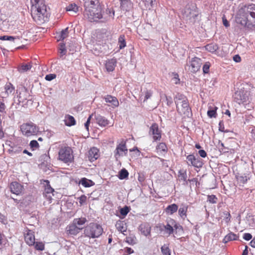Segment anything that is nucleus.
<instances>
[{
  "mask_svg": "<svg viewBox=\"0 0 255 255\" xmlns=\"http://www.w3.org/2000/svg\"><path fill=\"white\" fill-rule=\"evenodd\" d=\"M32 4L31 15L39 24L48 21L50 14L47 11L46 6L43 0H30Z\"/></svg>",
  "mask_w": 255,
  "mask_h": 255,
  "instance_id": "nucleus-1",
  "label": "nucleus"
},
{
  "mask_svg": "<svg viewBox=\"0 0 255 255\" xmlns=\"http://www.w3.org/2000/svg\"><path fill=\"white\" fill-rule=\"evenodd\" d=\"M199 11L196 3L191 2L185 6L183 12V17L189 22L194 23L197 20Z\"/></svg>",
  "mask_w": 255,
  "mask_h": 255,
  "instance_id": "nucleus-2",
  "label": "nucleus"
},
{
  "mask_svg": "<svg viewBox=\"0 0 255 255\" xmlns=\"http://www.w3.org/2000/svg\"><path fill=\"white\" fill-rule=\"evenodd\" d=\"M103 232V228L100 225L91 223L85 228L84 234L85 237L94 239L99 237Z\"/></svg>",
  "mask_w": 255,
  "mask_h": 255,
  "instance_id": "nucleus-3",
  "label": "nucleus"
},
{
  "mask_svg": "<svg viewBox=\"0 0 255 255\" xmlns=\"http://www.w3.org/2000/svg\"><path fill=\"white\" fill-rule=\"evenodd\" d=\"M84 15L91 22L98 21L102 18L101 6L85 8Z\"/></svg>",
  "mask_w": 255,
  "mask_h": 255,
  "instance_id": "nucleus-4",
  "label": "nucleus"
},
{
  "mask_svg": "<svg viewBox=\"0 0 255 255\" xmlns=\"http://www.w3.org/2000/svg\"><path fill=\"white\" fill-rule=\"evenodd\" d=\"M236 22L248 29H252L255 27V24L250 22L248 19V15L243 10H240L235 17Z\"/></svg>",
  "mask_w": 255,
  "mask_h": 255,
  "instance_id": "nucleus-5",
  "label": "nucleus"
},
{
  "mask_svg": "<svg viewBox=\"0 0 255 255\" xmlns=\"http://www.w3.org/2000/svg\"><path fill=\"white\" fill-rule=\"evenodd\" d=\"M72 153V150L70 147H62L58 152V158L66 163L72 162L74 159Z\"/></svg>",
  "mask_w": 255,
  "mask_h": 255,
  "instance_id": "nucleus-6",
  "label": "nucleus"
},
{
  "mask_svg": "<svg viewBox=\"0 0 255 255\" xmlns=\"http://www.w3.org/2000/svg\"><path fill=\"white\" fill-rule=\"evenodd\" d=\"M20 130L23 135L28 137L36 135L39 132V128L34 123L30 122L21 125Z\"/></svg>",
  "mask_w": 255,
  "mask_h": 255,
  "instance_id": "nucleus-7",
  "label": "nucleus"
},
{
  "mask_svg": "<svg viewBox=\"0 0 255 255\" xmlns=\"http://www.w3.org/2000/svg\"><path fill=\"white\" fill-rule=\"evenodd\" d=\"M202 64V60L200 58L194 57L192 58L189 63L186 65L185 68L186 69L187 67H189V70L191 72L196 73L200 70Z\"/></svg>",
  "mask_w": 255,
  "mask_h": 255,
  "instance_id": "nucleus-8",
  "label": "nucleus"
},
{
  "mask_svg": "<svg viewBox=\"0 0 255 255\" xmlns=\"http://www.w3.org/2000/svg\"><path fill=\"white\" fill-rule=\"evenodd\" d=\"M186 163L189 166L201 168L204 164L203 160L199 157H196L193 154H190L186 157Z\"/></svg>",
  "mask_w": 255,
  "mask_h": 255,
  "instance_id": "nucleus-9",
  "label": "nucleus"
},
{
  "mask_svg": "<svg viewBox=\"0 0 255 255\" xmlns=\"http://www.w3.org/2000/svg\"><path fill=\"white\" fill-rule=\"evenodd\" d=\"M149 134L152 135L154 141H159L161 138V131L156 123H153L149 128Z\"/></svg>",
  "mask_w": 255,
  "mask_h": 255,
  "instance_id": "nucleus-10",
  "label": "nucleus"
},
{
  "mask_svg": "<svg viewBox=\"0 0 255 255\" xmlns=\"http://www.w3.org/2000/svg\"><path fill=\"white\" fill-rule=\"evenodd\" d=\"M43 186L44 187L43 194L49 201H51L52 200V196L54 195V190L51 187L48 180H43Z\"/></svg>",
  "mask_w": 255,
  "mask_h": 255,
  "instance_id": "nucleus-11",
  "label": "nucleus"
},
{
  "mask_svg": "<svg viewBox=\"0 0 255 255\" xmlns=\"http://www.w3.org/2000/svg\"><path fill=\"white\" fill-rule=\"evenodd\" d=\"M177 111L180 115H183L187 117L192 115L191 110L189 107L188 100L183 102L180 106L176 107Z\"/></svg>",
  "mask_w": 255,
  "mask_h": 255,
  "instance_id": "nucleus-12",
  "label": "nucleus"
},
{
  "mask_svg": "<svg viewBox=\"0 0 255 255\" xmlns=\"http://www.w3.org/2000/svg\"><path fill=\"white\" fill-rule=\"evenodd\" d=\"M9 188L11 192L16 195H22L24 192L23 186L16 181L12 182L9 185Z\"/></svg>",
  "mask_w": 255,
  "mask_h": 255,
  "instance_id": "nucleus-13",
  "label": "nucleus"
},
{
  "mask_svg": "<svg viewBox=\"0 0 255 255\" xmlns=\"http://www.w3.org/2000/svg\"><path fill=\"white\" fill-rule=\"evenodd\" d=\"M128 153V148L126 146V142H121L117 145L114 151L115 157L118 159L120 156L127 155Z\"/></svg>",
  "mask_w": 255,
  "mask_h": 255,
  "instance_id": "nucleus-14",
  "label": "nucleus"
},
{
  "mask_svg": "<svg viewBox=\"0 0 255 255\" xmlns=\"http://www.w3.org/2000/svg\"><path fill=\"white\" fill-rule=\"evenodd\" d=\"M23 233L25 243L29 246H33L35 244L34 232L28 228H25Z\"/></svg>",
  "mask_w": 255,
  "mask_h": 255,
  "instance_id": "nucleus-15",
  "label": "nucleus"
},
{
  "mask_svg": "<svg viewBox=\"0 0 255 255\" xmlns=\"http://www.w3.org/2000/svg\"><path fill=\"white\" fill-rule=\"evenodd\" d=\"M234 101L239 104H243L247 102V96L245 94L244 91H237L233 95Z\"/></svg>",
  "mask_w": 255,
  "mask_h": 255,
  "instance_id": "nucleus-16",
  "label": "nucleus"
},
{
  "mask_svg": "<svg viewBox=\"0 0 255 255\" xmlns=\"http://www.w3.org/2000/svg\"><path fill=\"white\" fill-rule=\"evenodd\" d=\"M138 229L141 234L145 236L150 235L151 227L149 223L144 222L141 224L139 226Z\"/></svg>",
  "mask_w": 255,
  "mask_h": 255,
  "instance_id": "nucleus-17",
  "label": "nucleus"
},
{
  "mask_svg": "<svg viewBox=\"0 0 255 255\" xmlns=\"http://www.w3.org/2000/svg\"><path fill=\"white\" fill-rule=\"evenodd\" d=\"M242 9L248 15H250L253 18L255 19V4L246 5Z\"/></svg>",
  "mask_w": 255,
  "mask_h": 255,
  "instance_id": "nucleus-18",
  "label": "nucleus"
},
{
  "mask_svg": "<svg viewBox=\"0 0 255 255\" xmlns=\"http://www.w3.org/2000/svg\"><path fill=\"white\" fill-rule=\"evenodd\" d=\"M103 98L106 103L111 104L113 108L118 107L119 105V101L116 97L108 95Z\"/></svg>",
  "mask_w": 255,
  "mask_h": 255,
  "instance_id": "nucleus-19",
  "label": "nucleus"
},
{
  "mask_svg": "<svg viewBox=\"0 0 255 255\" xmlns=\"http://www.w3.org/2000/svg\"><path fill=\"white\" fill-rule=\"evenodd\" d=\"M29 97V95L27 89L25 87L21 88L18 96L19 103H24Z\"/></svg>",
  "mask_w": 255,
  "mask_h": 255,
  "instance_id": "nucleus-20",
  "label": "nucleus"
},
{
  "mask_svg": "<svg viewBox=\"0 0 255 255\" xmlns=\"http://www.w3.org/2000/svg\"><path fill=\"white\" fill-rule=\"evenodd\" d=\"M97 123L101 127H105L109 124V121L104 117L99 114L94 115Z\"/></svg>",
  "mask_w": 255,
  "mask_h": 255,
  "instance_id": "nucleus-21",
  "label": "nucleus"
},
{
  "mask_svg": "<svg viewBox=\"0 0 255 255\" xmlns=\"http://www.w3.org/2000/svg\"><path fill=\"white\" fill-rule=\"evenodd\" d=\"M251 174L250 172L241 174L237 176V179L239 182L242 184L247 183L248 181L250 179Z\"/></svg>",
  "mask_w": 255,
  "mask_h": 255,
  "instance_id": "nucleus-22",
  "label": "nucleus"
},
{
  "mask_svg": "<svg viewBox=\"0 0 255 255\" xmlns=\"http://www.w3.org/2000/svg\"><path fill=\"white\" fill-rule=\"evenodd\" d=\"M99 150L96 147L91 148L88 152V157L91 161H94L99 157Z\"/></svg>",
  "mask_w": 255,
  "mask_h": 255,
  "instance_id": "nucleus-23",
  "label": "nucleus"
},
{
  "mask_svg": "<svg viewBox=\"0 0 255 255\" xmlns=\"http://www.w3.org/2000/svg\"><path fill=\"white\" fill-rule=\"evenodd\" d=\"M82 228V227H78L74 225V223H72V224L69 225L67 227V232H68L70 234L73 235H77Z\"/></svg>",
  "mask_w": 255,
  "mask_h": 255,
  "instance_id": "nucleus-24",
  "label": "nucleus"
},
{
  "mask_svg": "<svg viewBox=\"0 0 255 255\" xmlns=\"http://www.w3.org/2000/svg\"><path fill=\"white\" fill-rule=\"evenodd\" d=\"M5 91L1 93V96L2 98L7 97L9 94L12 93L14 91V88L13 85L10 83H7L4 87Z\"/></svg>",
  "mask_w": 255,
  "mask_h": 255,
  "instance_id": "nucleus-25",
  "label": "nucleus"
},
{
  "mask_svg": "<svg viewBox=\"0 0 255 255\" xmlns=\"http://www.w3.org/2000/svg\"><path fill=\"white\" fill-rule=\"evenodd\" d=\"M117 64L116 59H111L106 61L105 64L106 69L108 72L113 71L115 68Z\"/></svg>",
  "mask_w": 255,
  "mask_h": 255,
  "instance_id": "nucleus-26",
  "label": "nucleus"
},
{
  "mask_svg": "<svg viewBox=\"0 0 255 255\" xmlns=\"http://www.w3.org/2000/svg\"><path fill=\"white\" fill-rule=\"evenodd\" d=\"M188 208V206L185 203H182L180 205V208L178 210V214L183 219H185L187 217L186 213Z\"/></svg>",
  "mask_w": 255,
  "mask_h": 255,
  "instance_id": "nucleus-27",
  "label": "nucleus"
},
{
  "mask_svg": "<svg viewBox=\"0 0 255 255\" xmlns=\"http://www.w3.org/2000/svg\"><path fill=\"white\" fill-rule=\"evenodd\" d=\"M101 6L98 0H86L84 3L85 8Z\"/></svg>",
  "mask_w": 255,
  "mask_h": 255,
  "instance_id": "nucleus-28",
  "label": "nucleus"
},
{
  "mask_svg": "<svg viewBox=\"0 0 255 255\" xmlns=\"http://www.w3.org/2000/svg\"><path fill=\"white\" fill-rule=\"evenodd\" d=\"M174 100L176 106L177 107L178 106H180L183 102L186 101L187 99L183 95L178 93L176 95Z\"/></svg>",
  "mask_w": 255,
  "mask_h": 255,
  "instance_id": "nucleus-29",
  "label": "nucleus"
},
{
  "mask_svg": "<svg viewBox=\"0 0 255 255\" xmlns=\"http://www.w3.org/2000/svg\"><path fill=\"white\" fill-rule=\"evenodd\" d=\"M79 184L85 187H90L95 185V183L92 180L85 177L82 178L79 181Z\"/></svg>",
  "mask_w": 255,
  "mask_h": 255,
  "instance_id": "nucleus-30",
  "label": "nucleus"
},
{
  "mask_svg": "<svg viewBox=\"0 0 255 255\" xmlns=\"http://www.w3.org/2000/svg\"><path fill=\"white\" fill-rule=\"evenodd\" d=\"M178 206L176 204H172L168 205L165 209V212L167 214L172 215L178 210Z\"/></svg>",
  "mask_w": 255,
  "mask_h": 255,
  "instance_id": "nucleus-31",
  "label": "nucleus"
},
{
  "mask_svg": "<svg viewBox=\"0 0 255 255\" xmlns=\"http://www.w3.org/2000/svg\"><path fill=\"white\" fill-rule=\"evenodd\" d=\"M238 237H239L238 235L232 232H231L225 237L223 241L225 243H226L231 241L237 240Z\"/></svg>",
  "mask_w": 255,
  "mask_h": 255,
  "instance_id": "nucleus-32",
  "label": "nucleus"
},
{
  "mask_svg": "<svg viewBox=\"0 0 255 255\" xmlns=\"http://www.w3.org/2000/svg\"><path fill=\"white\" fill-rule=\"evenodd\" d=\"M205 47L206 50L211 53L215 52L219 48L218 44L214 43L208 44Z\"/></svg>",
  "mask_w": 255,
  "mask_h": 255,
  "instance_id": "nucleus-33",
  "label": "nucleus"
},
{
  "mask_svg": "<svg viewBox=\"0 0 255 255\" xmlns=\"http://www.w3.org/2000/svg\"><path fill=\"white\" fill-rule=\"evenodd\" d=\"M65 124L66 126L71 127L76 124V121L73 116L68 115L65 120Z\"/></svg>",
  "mask_w": 255,
  "mask_h": 255,
  "instance_id": "nucleus-34",
  "label": "nucleus"
},
{
  "mask_svg": "<svg viewBox=\"0 0 255 255\" xmlns=\"http://www.w3.org/2000/svg\"><path fill=\"white\" fill-rule=\"evenodd\" d=\"M32 67V65L30 63L24 64L21 65L18 69V70L20 73H23L30 70Z\"/></svg>",
  "mask_w": 255,
  "mask_h": 255,
  "instance_id": "nucleus-35",
  "label": "nucleus"
},
{
  "mask_svg": "<svg viewBox=\"0 0 255 255\" xmlns=\"http://www.w3.org/2000/svg\"><path fill=\"white\" fill-rule=\"evenodd\" d=\"M86 221L87 220L85 218H81L74 219L73 221V223L77 226L82 227L81 226H83Z\"/></svg>",
  "mask_w": 255,
  "mask_h": 255,
  "instance_id": "nucleus-36",
  "label": "nucleus"
},
{
  "mask_svg": "<svg viewBox=\"0 0 255 255\" xmlns=\"http://www.w3.org/2000/svg\"><path fill=\"white\" fill-rule=\"evenodd\" d=\"M125 241L130 245H133L136 244V238L133 235H130L127 237Z\"/></svg>",
  "mask_w": 255,
  "mask_h": 255,
  "instance_id": "nucleus-37",
  "label": "nucleus"
},
{
  "mask_svg": "<svg viewBox=\"0 0 255 255\" xmlns=\"http://www.w3.org/2000/svg\"><path fill=\"white\" fill-rule=\"evenodd\" d=\"M118 43L120 49H123L126 47V42L125 39V36L124 35H121L120 36L118 39Z\"/></svg>",
  "mask_w": 255,
  "mask_h": 255,
  "instance_id": "nucleus-38",
  "label": "nucleus"
},
{
  "mask_svg": "<svg viewBox=\"0 0 255 255\" xmlns=\"http://www.w3.org/2000/svg\"><path fill=\"white\" fill-rule=\"evenodd\" d=\"M178 176L179 181H185L187 179L186 171L184 170H180L178 171Z\"/></svg>",
  "mask_w": 255,
  "mask_h": 255,
  "instance_id": "nucleus-39",
  "label": "nucleus"
},
{
  "mask_svg": "<svg viewBox=\"0 0 255 255\" xmlns=\"http://www.w3.org/2000/svg\"><path fill=\"white\" fill-rule=\"evenodd\" d=\"M128 176V171L125 169H122L120 172L119 174V178L120 179H124L127 178Z\"/></svg>",
  "mask_w": 255,
  "mask_h": 255,
  "instance_id": "nucleus-40",
  "label": "nucleus"
},
{
  "mask_svg": "<svg viewBox=\"0 0 255 255\" xmlns=\"http://www.w3.org/2000/svg\"><path fill=\"white\" fill-rule=\"evenodd\" d=\"M22 147L20 146H11L10 149H8V152L9 153H20L22 151Z\"/></svg>",
  "mask_w": 255,
  "mask_h": 255,
  "instance_id": "nucleus-41",
  "label": "nucleus"
},
{
  "mask_svg": "<svg viewBox=\"0 0 255 255\" xmlns=\"http://www.w3.org/2000/svg\"><path fill=\"white\" fill-rule=\"evenodd\" d=\"M163 227H164V229L167 234L168 235H171L174 233V229L173 227L171 225H170L169 224H167L166 225H163Z\"/></svg>",
  "mask_w": 255,
  "mask_h": 255,
  "instance_id": "nucleus-42",
  "label": "nucleus"
},
{
  "mask_svg": "<svg viewBox=\"0 0 255 255\" xmlns=\"http://www.w3.org/2000/svg\"><path fill=\"white\" fill-rule=\"evenodd\" d=\"M78 6L74 3H71L66 7L67 11H73L74 12H76L78 11Z\"/></svg>",
  "mask_w": 255,
  "mask_h": 255,
  "instance_id": "nucleus-43",
  "label": "nucleus"
},
{
  "mask_svg": "<svg viewBox=\"0 0 255 255\" xmlns=\"http://www.w3.org/2000/svg\"><path fill=\"white\" fill-rule=\"evenodd\" d=\"M217 108L215 107L214 109H210L207 112V115L209 117L215 118L216 117V110Z\"/></svg>",
  "mask_w": 255,
  "mask_h": 255,
  "instance_id": "nucleus-44",
  "label": "nucleus"
},
{
  "mask_svg": "<svg viewBox=\"0 0 255 255\" xmlns=\"http://www.w3.org/2000/svg\"><path fill=\"white\" fill-rule=\"evenodd\" d=\"M218 147L221 152L226 153L228 152V149L225 147L224 143L220 140L218 142Z\"/></svg>",
  "mask_w": 255,
  "mask_h": 255,
  "instance_id": "nucleus-45",
  "label": "nucleus"
},
{
  "mask_svg": "<svg viewBox=\"0 0 255 255\" xmlns=\"http://www.w3.org/2000/svg\"><path fill=\"white\" fill-rule=\"evenodd\" d=\"M156 149L164 152L167 151V146L163 142H161L158 145H157L156 146Z\"/></svg>",
  "mask_w": 255,
  "mask_h": 255,
  "instance_id": "nucleus-46",
  "label": "nucleus"
},
{
  "mask_svg": "<svg viewBox=\"0 0 255 255\" xmlns=\"http://www.w3.org/2000/svg\"><path fill=\"white\" fill-rule=\"evenodd\" d=\"M35 249L36 250L38 251H43L44 250V245L42 242H35Z\"/></svg>",
  "mask_w": 255,
  "mask_h": 255,
  "instance_id": "nucleus-47",
  "label": "nucleus"
},
{
  "mask_svg": "<svg viewBox=\"0 0 255 255\" xmlns=\"http://www.w3.org/2000/svg\"><path fill=\"white\" fill-rule=\"evenodd\" d=\"M68 34V27L64 29H63L60 33V40H63L65 39Z\"/></svg>",
  "mask_w": 255,
  "mask_h": 255,
  "instance_id": "nucleus-48",
  "label": "nucleus"
},
{
  "mask_svg": "<svg viewBox=\"0 0 255 255\" xmlns=\"http://www.w3.org/2000/svg\"><path fill=\"white\" fill-rule=\"evenodd\" d=\"M18 39L16 37L8 35L0 36V40H8V41H14V40Z\"/></svg>",
  "mask_w": 255,
  "mask_h": 255,
  "instance_id": "nucleus-49",
  "label": "nucleus"
},
{
  "mask_svg": "<svg viewBox=\"0 0 255 255\" xmlns=\"http://www.w3.org/2000/svg\"><path fill=\"white\" fill-rule=\"evenodd\" d=\"M161 252L163 255H170V250L167 246H163L161 248Z\"/></svg>",
  "mask_w": 255,
  "mask_h": 255,
  "instance_id": "nucleus-50",
  "label": "nucleus"
},
{
  "mask_svg": "<svg viewBox=\"0 0 255 255\" xmlns=\"http://www.w3.org/2000/svg\"><path fill=\"white\" fill-rule=\"evenodd\" d=\"M129 212V207L127 206H125L124 207L121 208L120 211L121 214L124 217L126 216Z\"/></svg>",
  "mask_w": 255,
  "mask_h": 255,
  "instance_id": "nucleus-51",
  "label": "nucleus"
},
{
  "mask_svg": "<svg viewBox=\"0 0 255 255\" xmlns=\"http://www.w3.org/2000/svg\"><path fill=\"white\" fill-rule=\"evenodd\" d=\"M172 222L174 223V224L173 225L172 227H173L174 231L175 230L176 234L177 233V231H183V228L181 226H180L178 224L176 223L174 220H172Z\"/></svg>",
  "mask_w": 255,
  "mask_h": 255,
  "instance_id": "nucleus-52",
  "label": "nucleus"
},
{
  "mask_svg": "<svg viewBox=\"0 0 255 255\" xmlns=\"http://www.w3.org/2000/svg\"><path fill=\"white\" fill-rule=\"evenodd\" d=\"M29 146L30 148L34 150V149L38 148L39 147V143L35 140H32L30 142Z\"/></svg>",
  "mask_w": 255,
  "mask_h": 255,
  "instance_id": "nucleus-53",
  "label": "nucleus"
},
{
  "mask_svg": "<svg viewBox=\"0 0 255 255\" xmlns=\"http://www.w3.org/2000/svg\"><path fill=\"white\" fill-rule=\"evenodd\" d=\"M217 198L214 195H208L207 201L210 203L214 204L217 202Z\"/></svg>",
  "mask_w": 255,
  "mask_h": 255,
  "instance_id": "nucleus-54",
  "label": "nucleus"
},
{
  "mask_svg": "<svg viewBox=\"0 0 255 255\" xmlns=\"http://www.w3.org/2000/svg\"><path fill=\"white\" fill-rule=\"evenodd\" d=\"M210 63L209 62H206L203 66V72L204 74H207L209 72Z\"/></svg>",
  "mask_w": 255,
  "mask_h": 255,
  "instance_id": "nucleus-55",
  "label": "nucleus"
},
{
  "mask_svg": "<svg viewBox=\"0 0 255 255\" xmlns=\"http://www.w3.org/2000/svg\"><path fill=\"white\" fill-rule=\"evenodd\" d=\"M152 91H151V90H146L145 92V94H144V100L143 101H146L147 100H148V99L150 98V97L152 96Z\"/></svg>",
  "mask_w": 255,
  "mask_h": 255,
  "instance_id": "nucleus-56",
  "label": "nucleus"
},
{
  "mask_svg": "<svg viewBox=\"0 0 255 255\" xmlns=\"http://www.w3.org/2000/svg\"><path fill=\"white\" fill-rule=\"evenodd\" d=\"M60 53L61 54V56L65 55L66 53V49L65 47V44L64 43H60Z\"/></svg>",
  "mask_w": 255,
  "mask_h": 255,
  "instance_id": "nucleus-57",
  "label": "nucleus"
},
{
  "mask_svg": "<svg viewBox=\"0 0 255 255\" xmlns=\"http://www.w3.org/2000/svg\"><path fill=\"white\" fill-rule=\"evenodd\" d=\"M87 199V198L85 195H82L80 197L78 198V199L79 200V203L81 206L86 203Z\"/></svg>",
  "mask_w": 255,
  "mask_h": 255,
  "instance_id": "nucleus-58",
  "label": "nucleus"
},
{
  "mask_svg": "<svg viewBox=\"0 0 255 255\" xmlns=\"http://www.w3.org/2000/svg\"><path fill=\"white\" fill-rule=\"evenodd\" d=\"M223 214L224 217L225 219L226 222L227 223L230 222L231 218V216L230 213L229 212L225 211L223 212Z\"/></svg>",
  "mask_w": 255,
  "mask_h": 255,
  "instance_id": "nucleus-59",
  "label": "nucleus"
},
{
  "mask_svg": "<svg viewBox=\"0 0 255 255\" xmlns=\"http://www.w3.org/2000/svg\"><path fill=\"white\" fill-rule=\"evenodd\" d=\"M56 77V75L55 74H49L46 75L45 79L46 80L50 81L53 79H54Z\"/></svg>",
  "mask_w": 255,
  "mask_h": 255,
  "instance_id": "nucleus-60",
  "label": "nucleus"
},
{
  "mask_svg": "<svg viewBox=\"0 0 255 255\" xmlns=\"http://www.w3.org/2000/svg\"><path fill=\"white\" fill-rule=\"evenodd\" d=\"M124 251H125V253H124L125 255H130V254L133 253V252H134L133 250L131 248H128V247L125 248L124 249Z\"/></svg>",
  "mask_w": 255,
  "mask_h": 255,
  "instance_id": "nucleus-61",
  "label": "nucleus"
},
{
  "mask_svg": "<svg viewBox=\"0 0 255 255\" xmlns=\"http://www.w3.org/2000/svg\"><path fill=\"white\" fill-rule=\"evenodd\" d=\"M94 116V114H92L91 115L89 118H88L87 120V122H86V123L85 124V127L87 129V131H89V124L90 123V120H91V118Z\"/></svg>",
  "mask_w": 255,
  "mask_h": 255,
  "instance_id": "nucleus-62",
  "label": "nucleus"
},
{
  "mask_svg": "<svg viewBox=\"0 0 255 255\" xmlns=\"http://www.w3.org/2000/svg\"><path fill=\"white\" fill-rule=\"evenodd\" d=\"M143 2H144V4L145 6H148L149 5L152 6L153 4V1H154L155 0H142Z\"/></svg>",
  "mask_w": 255,
  "mask_h": 255,
  "instance_id": "nucleus-63",
  "label": "nucleus"
},
{
  "mask_svg": "<svg viewBox=\"0 0 255 255\" xmlns=\"http://www.w3.org/2000/svg\"><path fill=\"white\" fill-rule=\"evenodd\" d=\"M138 180L141 183L145 180V176L143 173H138Z\"/></svg>",
  "mask_w": 255,
  "mask_h": 255,
  "instance_id": "nucleus-64",
  "label": "nucleus"
}]
</instances>
